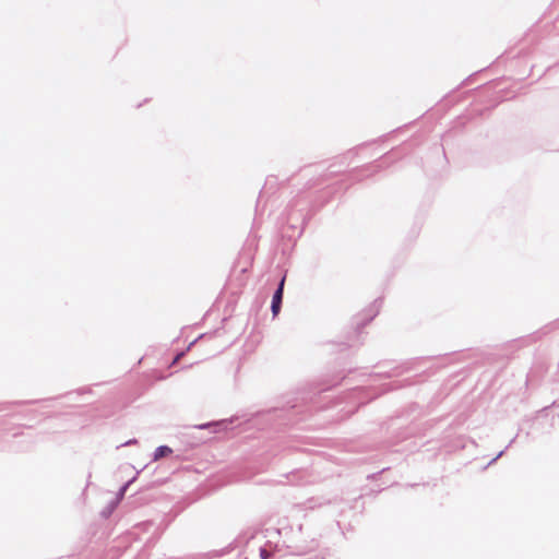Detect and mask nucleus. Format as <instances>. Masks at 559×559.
Listing matches in <instances>:
<instances>
[{
    "label": "nucleus",
    "mask_w": 559,
    "mask_h": 559,
    "mask_svg": "<svg viewBox=\"0 0 559 559\" xmlns=\"http://www.w3.org/2000/svg\"><path fill=\"white\" fill-rule=\"evenodd\" d=\"M129 484H126L121 489H120V497H122L128 488Z\"/></svg>",
    "instance_id": "nucleus-3"
},
{
    "label": "nucleus",
    "mask_w": 559,
    "mask_h": 559,
    "mask_svg": "<svg viewBox=\"0 0 559 559\" xmlns=\"http://www.w3.org/2000/svg\"><path fill=\"white\" fill-rule=\"evenodd\" d=\"M285 278H283L280 283V286L277 290L275 292L272 300V312L274 316H276L280 312L281 309V302L283 297V287H284Z\"/></svg>",
    "instance_id": "nucleus-1"
},
{
    "label": "nucleus",
    "mask_w": 559,
    "mask_h": 559,
    "mask_svg": "<svg viewBox=\"0 0 559 559\" xmlns=\"http://www.w3.org/2000/svg\"><path fill=\"white\" fill-rule=\"evenodd\" d=\"M173 450L167 447V445H160L158 447L155 452H154V455H153V460L154 461H158L160 460L162 457L164 456H167L169 454H171Z\"/></svg>",
    "instance_id": "nucleus-2"
}]
</instances>
